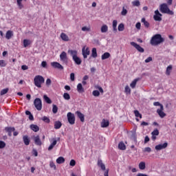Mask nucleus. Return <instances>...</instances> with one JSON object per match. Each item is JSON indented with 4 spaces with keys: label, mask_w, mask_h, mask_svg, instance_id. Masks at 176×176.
Wrapping results in <instances>:
<instances>
[{
    "label": "nucleus",
    "mask_w": 176,
    "mask_h": 176,
    "mask_svg": "<svg viewBox=\"0 0 176 176\" xmlns=\"http://www.w3.org/2000/svg\"><path fill=\"white\" fill-rule=\"evenodd\" d=\"M168 146V143L164 142V144H160L155 146L156 151H162V149H166Z\"/></svg>",
    "instance_id": "9d476101"
},
{
    "label": "nucleus",
    "mask_w": 176,
    "mask_h": 176,
    "mask_svg": "<svg viewBox=\"0 0 176 176\" xmlns=\"http://www.w3.org/2000/svg\"><path fill=\"white\" fill-rule=\"evenodd\" d=\"M134 113L136 118H140V119H142V115L140 113V111H138V110H135Z\"/></svg>",
    "instance_id": "58836bf2"
},
{
    "label": "nucleus",
    "mask_w": 176,
    "mask_h": 176,
    "mask_svg": "<svg viewBox=\"0 0 176 176\" xmlns=\"http://www.w3.org/2000/svg\"><path fill=\"white\" fill-rule=\"evenodd\" d=\"M92 94L94 97H99L100 96V91L94 90L92 91Z\"/></svg>",
    "instance_id": "37998d69"
},
{
    "label": "nucleus",
    "mask_w": 176,
    "mask_h": 176,
    "mask_svg": "<svg viewBox=\"0 0 176 176\" xmlns=\"http://www.w3.org/2000/svg\"><path fill=\"white\" fill-rule=\"evenodd\" d=\"M82 54L84 58H87V56L90 55V49H89V47L85 45L82 48Z\"/></svg>",
    "instance_id": "0eeeda50"
},
{
    "label": "nucleus",
    "mask_w": 176,
    "mask_h": 176,
    "mask_svg": "<svg viewBox=\"0 0 176 176\" xmlns=\"http://www.w3.org/2000/svg\"><path fill=\"white\" fill-rule=\"evenodd\" d=\"M76 164V162H75V160H71L69 162V166H72V167H74Z\"/></svg>",
    "instance_id": "4d7b16f0"
},
{
    "label": "nucleus",
    "mask_w": 176,
    "mask_h": 176,
    "mask_svg": "<svg viewBox=\"0 0 176 176\" xmlns=\"http://www.w3.org/2000/svg\"><path fill=\"white\" fill-rule=\"evenodd\" d=\"M60 60L63 62V64H68V56H67V52H62L60 54Z\"/></svg>",
    "instance_id": "39448f33"
},
{
    "label": "nucleus",
    "mask_w": 176,
    "mask_h": 176,
    "mask_svg": "<svg viewBox=\"0 0 176 176\" xmlns=\"http://www.w3.org/2000/svg\"><path fill=\"white\" fill-rule=\"evenodd\" d=\"M8 91H9V89H4L1 90V96H3V95L6 94V93H8Z\"/></svg>",
    "instance_id": "603ef678"
},
{
    "label": "nucleus",
    "mask_w": 176,
    "mask_h": 176,
    "mask_svg": "<svg viewBox=\"0 0 176 176\" xmlns=\"http://www.w3.org/2000/svg\"><path fill=\"white\" fill-rule=\"evenodd\" d=\"M98 166L99 167H100L101 170L104 171V170H105V164H104V163H102V160H98Z\"/></svg>",
    "instance_id": "b1692460"
},
{
    "label": "nucleus",
    "mask_w": 176,
    "mask_h": 176,
    "mask_svg": "<svg viewBox=\"0 0 176 176\" xmlns=\"http://www.w3.org/2000/svg\"><path fill=\"white\" fill-rule=\"evenodd\" d=\"M137 176H148V175H146V174H144V173H138V174L137 175Z\"/></svg>",
    "instance_id": "774afa93"
},
{
    "label": "nucleus",
    "mask_w": 176,
    "mask_h": 176,
    "mask_svg": "<svg viewBox=\"0 0 176 176\" xmlns=\"http://www.w3.org/2000/svg\"><path fill=\"white\" fill-rule=\"evenodd\" d=\"M34 105L37 111H42V100L40 98H36L34 100Z\"/></svg>",
    "instance_id": "20e7f679"
},
{
    "label": "nucleus",
    "mask_w": 176,
    "mask_h": 176,
    "mask_svg": "<svg viewBox=\"0 0 176 176\" xmlns=\"http://www.w3.org/2000/svg\"><path fill=\"white\" fill-rule=\"evenodd\" d=\"M160 10L161 13L170 14V16H173V14H174V12L173 10H170V8H168V6L167 5V3L161 4L160 6Z\"/></svg>",
    "instance_id": "f03ea898"
},
{
    "label": "nucleus",
    "mask_w": 176,
    "mask_h": 176,
    "mask_svg": "<svg viewBox=\"0 0 176 176\" xmlns=\"http://www.w3.org/2000/svg\"><path fill=\"white\" fill-rule=\"evenodd\" d=\"M45 84L47 86H50V85H52V80H50V78H47L46 80Z\"/></svg>",
    "instance_id": "13d9d810"
},
{
    "label": "nucleus",
    "mask_w": 176,
    "mask_h": 176,
    "mask_svg": "<svg viewBox=\"0 0 176 176\" xmlns=\"http://www.w3.org/2000/svg\"><path fill=\"white\" fill-rule=\"evenodd\" d=\"M32 154L34 155V156H38V151L36 149H33L32 150Z\"/></svg>",
    "instance_id": "69168bd1"
},
{
    "label": "nucleus",
    "mask_w": 176,
    "mask_h": 176,
    "mask_svg": "<svg viewBox=\"0 0 176 176\" xmlns=\"http://www.w3.org/2000/svg\"><path fill=\"white\" fill-rule=\"evenodd\" d=\"M51 67L56 69H60V71H63V69H64V67L58 62H52Z\"/></svg>",
    "instance_id": "1a4fd4ad"
},
{
    "label": "nucleus",
    "mask_w": 176,
    "mask_h": 176,
    "mask_svg": "<svg viewBox=\"0 0 176 176\" xmlns=\"http://www.w3.org/2000/svg\"><path fill=\"white\" fill-rule=\"evenodd\" d=\"M60 38L65 42H68L69 41V37H68V35H67L65 33H61Z\"/></svg>",
    "instance_id": "6ab92c4d"
},
{
    "label": "nucleus",
    "mask_w": 176,
    "mask_h": 176,
    "mask_svg": "<svg viewBox=\"0 0 176 176\" xmlns=\"http://www.w3.org/2000/svg\"><path fill=\"white\" fill-rule=\"evenodd\" d=\"M6 146V143L5 142L0 140V149H3Z\"/></svg>",
    "instance_id": "de8ad7c7"
},
{
    "label": "nucleus",
    "mask_w": 176,
    "mask_h": 176,
    "mask_svg": "<svg viewBox=\"0 0 176 176\" xmlns=\"http://www.w3.org/2000/svg\"><path fill=\"white\" fill-rule=\"evenodd\" d=\"M63 98L64 100H67L68 101L69 100H71V96H69V94L64 93Z\"/></svg>",
    "instance_id": "a19ab883"
},
{
    "label": "nucleus",
    "mask_w": 176,
    "mask_h": 176,
    "mask_svg": "<svg viewBox=\"0 0 176 176\" xmlns=\"http://www.w3.org/2000/svg\"><path fill=\"white\" fill-rule=\"evenodd\" d=\"M43 99L45 101V102H47V104H52V100H50V98L48 97L47 96L44 95Z\"/></svg>",
    "instance_id": "4c0bfd02"
},
{
    "label": "nucleus",
    "mask_w": 176,
    "mask_h": 176,
    "mask_svg": "<svg viewBox=\"0 0 176 176\" xmlns=\"http://www.w3.org/2000/svg\"><path fill=\"white\" fill-rule=\"evenodd\" d=\"M137 30H141V23L138 22L135 24Z\"/></svg>",
    "instance_id": "680f3d73"
},
{
    "label": "nucleus",
    "mask_w": 176,
    "mask_h": 176,
    "mask_svg": "<svg viewBox=\"0 0 176 176\" xmlns=\"http://www.w3.org/2000/svg\"><path fill=\"white\" fill-rule=\"evenodd\" d=\"M46 65H47V63H46V61H43L41 63V67H43V68H46Z\"/></svg>",
    "instance_id": "0e129e2a"
},
{
    "label": "nucleus",
    "mask_w": 176,
    "mask_h": 176,
    "mask_svg": "<svg viewBox=\"0 0 176 176\" xmlns=\"http://www.w3.org/2000/svg\"><path fill=\"white\" fill-rule=\"evenodd\" d=\"M131 46H133V47H135L138 51H139L140 53H144V48L140 47V45L137 44L135 42H131Z\"/></svg>",
    "instance_id": "9b49d317"
},
{
    "label": "nucleus",
    "mask_w": 176,
    "mask_h": 176,
    "mask_svg": "<svg viewBox=\"0 0 176 176\" xmlns=\"http://www.w3.org/2000/svg\"><path fill=\"white\" fill-rule=\"evenodd\" d=\"M118 149H120V151H125V149H126V144H124V142H120L118 144Z\"/></svg>",
    "instance_id": "a878e982"
},
{
    "label": "nucleus",
    "mask_w": 176,
    "mask_h": 176,
    "mask_svg": "<svg viewBox=\"0 0 176 176\" xmlns=\"http://www.w3.org/2000/svg\"><path fill=\"white\" fill-rule=\"evenodd\" d=\"M109 126V121L108 120H102L101 122V127L105 128Z\"/></svg>",
    "instance_id": "5701e85b"
},
{
    "label": "nucleus",
    "mask_w": 176,
    "mask_h": 176,
    "mask_svg": "<svg viewBox=\"0 0 176 176\" xmlns=\"http://www.w3.org/2000/svg\"><path fill=\"white\" fill-rule=\"evenodd\" d=\"M163 15L159 12V10H157L154 12L153 19L155 21H162V16Z\"/></svg>",
    "instance_id": "6e6552de"
},
{
    "label": "nucleus",
    "mask_w": 176,
    "mask_h": 176,
    "mask_svg": "<svg viewBox=\"0 0 176 176\" xmlns=\"http://www.w3.org/2000/svg\"><path fill=\"white\" fill-rule=\"evenodd\" d=\"M143 152H148L149 153L152 152V148H151V147H146L143 150Z\"/></svg>",
    "instance_id": "5fc2aeb1"
},
{
    "label": "nucleus",
    "mask_w": 176,
    "mask_h": 176,
    "mask_svg": "<svg viewBox=\"0 0 176 176\" xmlns=\"http://www.w3.org/2000/svg\"><path fill=\"white\" fill-rule=\"evenodd\" d=\"M70 80H72V82H74V80H75V74H70Z\"/></svg>",
    "instance_id": "bf43d9fd"
},
{
    "label": "nucleus",
    "mask_w": 176,
    "mask_h": 176,
    "mask_svg": "<svg viewBox=\"0 0 176 176\" xmlns=\"http://www.w3.org/2000/svg\"><path fill=\"white\" fill-rule=\"evenodd\" d=\"M144 61L146 63H151V61H152V57H151V56L148 57Z\"/></svg>",
    "instance_id": "e2e57ef3"
},
{
    "label": "nucleus",
    "mask_w": 176,
    "mask_h": 176,
    "mask_svg": "<svg viewBox=\"0 0 176 176\" xmlns=\"http://www.w3.org/2000/svg\"><path fill=\"white\" fill-rule=\"evenodd\" d=\"M58 111V107H57L56 104H53V107H52L53 113H57Z\"/></svg>",
    "instance_id": "c03bdc74"
},
{
    "label": "nucleus",
    "mask_w": 176,
    "mask_h": 176,
    "mask_svg": "<svg viewBox=\"0 0 176 176\" xmlns=\"http://www.w3.org/2000/svg\"><path fill=\"white\" fill-rule=\"evenodd\" d=\"M23 140L25 145H30V142L31 140H30V138H28V135H24L23 137Z\"/></svg>",
    "instance_id": "393cba45"
},
{
    "label": "nucleus",
    "mask_w": 176,
    "mask_h": 176,
    "mask_svg": "<svg viewBox=\"0 0 176 176\" xmlns=\"http://www.w3.org/2000/svg\"><path fill=\"white\" fill-rule=\"evenodd\" d=\"M6 131L8 133L9 137H12V133L14 131V127H6Z\"/></svg>",
    "instance_id": "412c9836"
},
{
    "label": "nucleus",
    "mask_w": 176,
    "mask_h": 176,
    "mask_svg": "<svg viewBox=\"0 0 176 176\" xmlns=\"http://www.w3.org/2000/svg\"><path fill=\"white\" fill-rule=\"evenodd\" d=\"M76 115L80 119V122L83 123L85 122V114L82 113L80 111H76Z\"/></svg>",
    "instance_id": "4468645a"
},
{
    "label": "nucleus",
    "mask_w": 176,
    "mask_h": 176,
    "mask_svg": "<svg viewBox=\"0 0 176 176\" xmlns=\"http://www.w3.org/2000/svg\"><path fill=\"white\" fill-rule=\"evenodd\" d=\"M163 42H164V38L159 34L154 35L151 39V44L153 46H157V45H160V43H163Z\"/></svg>",
    "instance_id": "f257e3e1"
},
{
    "label": "nucleus",
    "mask_w": 176,
    "mask_h": 176,
    "mask_svg": "<svg viewBox=\"0 0 176 176\" xmlns=\"http://www.w3.org/2000/svg\"><path fill=\"white\" fill-rule=\"evenodd\" d=\"M132 5L133 6H140L141 5V3H140V1L135 0V1H132Z\"/></svg>",
    "instance_id": "a18cd8bd"
},
{
    "label": "nucleus",
    "mask_w": 176,
    "mask_h": 176,
    "mask_svg": "<svg viewBox=\"0 0 176 176\" xmlns=\"http://www.w3.org/2000/svg\"><path fill=\"white\" fill-rule=\"evenodd\" d=\"M42 120L45 123H50V119L46 116L43 117Z\"/></svg>",
    "instance_id": "3c124183"
},
{
    "label": "nucleus",
    "mask_w": 176,
    "mask_h": 176,
    "mask_svg": "<svg viewBox=\"0 0 176 176\" xmlns=\"http://www.w3.org/2000/svg\"><path fill=\"white\" fill-rule=\"evenodd\" d=\"M30 129L35 133H36L37 131H39V126H38V125L36 124H31Z\"/></svg>",
    "instance_id": "c85d7f7f"
},
{
    "label": "nucleus",
    "mask_w": 176,
    "mask_h": 176,
    "mask_svg": "<svg viewBox=\"0 0 176 176\" xmlns=\"http://www.w3.org/2000/svg\"><path fill=\"white\" fill-rule=\"evenodd\" d=\"M73 60L77 65H80L82 64V59H80V58H79L78 56L73 58Z\"/></svg>",
    "instance_id": "aec40b11"
},
{
    "label": "nucleus",
    "mask_w": 176,
    "mask_h": 176,
    "mask_svg": "<svg viewBox=\"0 0 176 176\" xmlns=\"http://www.w3.org/2000/svg\"><path fill=\"white\" fill-rule=\"evenodd\" d=\"M95 89H97L98 90H99L100 93H101L102 94H104V89L100 86L96 85L95 87Z\"/></svg>",
    "instance_id": "8fccbe9b"
},
{
    "label": "nucleus",
    "mask_w": 176,
    "mask_h": 176,
    "mask_svg": "<svg viewBox=\"0 0 176 176\" xmlns=\"http://www.w3.org/2000/svg\"><path fill=\"white\" fill-rule=\"evenodd\" d=\"M50 167L51 168H54V170H56V164H54V162H53V161L50 162Z\"/></svg>",
    "instance_id": "09e8293b"
},
{
    "label": "nucleus",
    "mask_w": 176,
    "mask_h": 176,
    "mask_svg": "<svg viewBox=\"0 0 176 176\" xmlns=\"http://www.w3.org/2000/svg\"><path fill=\"white\" fill-rule=\"evenodd\" d=\"M81 31H82L83 32H90V31H91V26L90 25L83 26L81 28Z\"/></svg>",
    "instance_id": "f3484780"
},
{
    "label": "nucleus",
    "mask_w": 176,
    "mask_h": 176,
    "mask_svg": "<svg viewBox=\"0 0 176 176\" xmlns=\"http://www.w3.org/2000/svg\"><path fill=\"white\" fill-rule=\"evenodd\" d=\"M31 43H32V41H31V40H28V39L23 40V47H28V46H30V45H31Z\"/></svg>",
    "instance_id": "cd10ccee"
},
{
    "label": "nucleus",
    "mask_w": 176,
    "mask_h": 176,
    "mask_svg": "<svg viewBox=\"0 0 176 176\" xmlns=\"http://www.w3.org/2000/svg\"><path fill=\"white\" fill-rule=\"evenodd\" d=\"M110 57L111 54H109V52H105L102 55L101 58L102 60H107V58H109Z\"/></svg>",
    "instance_id": "2f4dec72"
},
{
    "label": "nucleus",
    "mask_w": 176,
    "mask_h": 176,
    "mask_svg": "<svg viewBox=\"0 0 176 176\" xmlns=\"http://www.w3.org/2000/svg\"><path fill=\"white\" fill-rule=\"evenodd\" d=\"M118 31L120 32L124 31V24L120 23L118 25Z\"/></svg>",
    "instance_id": "79ce46f5"
},
{
    "label": "nucleus",
    "mask_w": 176,
    "mask_h": 176,
    "mask_svg": "<svg viewBox=\"0 0 176 176\" xmlns=\"http://www.w3.org/2000/svg\"><path fill=\"white\" fill-rule=\"evenodd\" d=\"M77 91L78 93H85V88H83V85H82V83H78L77 85Z\"/></svg>",
    "instance_id": "a211bd4d"
},
{
    "label": "nucleus",
    "mask_w": 176,
    "mask_h": 176,
    "mask_svg": "<svg viewBox=\"0 0 176 176\" xmlns=\"http://www.w3.org/2000/svg\"><path fill=\"white\" fill-rule=\"evenodd\" d=\"M63 124H61V122L60 121H56L54 123V129H56V130H58V129H60L61 128V126Z\"/></svg>",
    "instance_id": "72a5a7b5"
},
{
    "label": "nucleus",
    "mask_w": 176,
    "mask_h": 176,
    "mask_svg": "<svg viewBox=\"0 0 176 176\" xmlns=\"http://www.w3.org/2000/svg\"><path fill=\"white\" fill-rule=\"evenodd\" d=\"M100 31L102 33L108 32V25H102L101 27Z\"/></svg>",
    "instance_id": "c9c22d12"
},
{
    "label": "nucleus",
    "mask_w": 176,
    "mask_h": 176,
    "mask_svg": "<svg viewBox=\"0 0 176 176\" xmlns=\"http://www.w3.org/2000/svg\"><path fill=\"white\" fill-rule=\"evenodd\" d=\"M164 111V107L163 105H161V108L157 109V113H158L159 116L162 118H164L166 116V113L163 112Z\"/></svg>",
    "instance_id": "ddd939ff"
},
{
    "label": "nucleus",
    "mask_w": 176,
    "mask_h": 176,
    "mask_svg": "<svg viewBox=\"0 0 176 176\" xmlns=\"http://www.w3.org/2000/svg\"><path fill=\"white\" fill-rule=\"evenodd\" d=\"M152 135H159V130L154 129V131L151 133Z\"/></svg>",
    "instance_id": "864d4df0"
},
{
    "label": "nucleus",
    "mask_w": 176,
    "mask_h": 176,
    "mask_svg": "<svg viewBox=\"0 0 176 176\" xmlns=\"http://www.w3.org/2000/svg\"><path fill=\"white\" fill-rule=\"evenodd\" d=\"M67 118L69 124H75V114L69 112L67 114Z\"/></svg>",
    "instance_id": "423d86ee"
},
{
    "label": "nucleus",
    "mask_w": 176,
    "mask_h": 176,
    "mask_svg": "<svg viewBox=\"0 0 176 176\" xmlns=\"http://www.w3.org/2000/svg\"><path fill=\"white\" fill-rule=\"evenodd\" d=\"M118 21L116 20H113V31H114L115 32H116V31H118Z\"/></svg>",
    "instance_id": "f704fd0d"
},
{
    "label": "nucleus",
    "mask_w": 176,
    "mask_h": 176,
    "mask_svg": "<svg viewBox=\"0 0 176 176\" xmlns=\"http://www.w3.org/2000/svg\"><path fill=\"white\" fill-rule=\"evenodd\" d=\"M145 162H141L140 164H139V168L140 170H145Z\"/></svg>",
    "instance_id": "ea45409f"
},
{
    "label": "nucleus",
    "mask_w": 176,
    "mask_h": 176,
    "mask_svg": "<svg viewBox=\"0 0 176 176\" xmlns=\"http://www.w3.org/2000/svg\"><path fill=\"white\" fill-rule=\"evenodd\" d=\"M124 93L126 94V96H129V94H131V89H130V87H129V85H126L125 87Z\"/></svg>",
    "instance_id": "473e14b6"
},
{
    "label": "nucleus",
    "mask_w": 176,
    "mask_h": 176,
    "mask_svg": "<svg viewBox=\"0 0 176 176\" xmlns=\"http://www.w3.org/2000/svg\"><path fill=\"white\" fill-rule=\"evenodd\" d=\"M140 78H135V80H133L130 84V87H131V89H135V86H137V82H138Z\"/></svg>",
    "instance_id": "4be33fe9"
},
{
    "label": "nucleus",
    "mask_w": 176,
    "mask_h": 176,
    "mask_svg": "<svg viewBox=\"0 0 176 176\" xmlns=\"http://www.w3.org/2000/svg\"><path fill=\"white\" fill-rule=\"evenodd\" d=\"M13 36V31L12 30H8L7 31L6 34V39H10Z\"/></svg>",
    "instance_id": "bb28decb"
},
{
    "label": "nucleus",
    "mask_w": 176,
    "mask_h": 176,
    "mask_svg": "<svg viewBox=\"0 0 176 176\" xmlns=\"http://www.w3.org/2000/svg\"><path fill=\"white\" fill-rule=\"evenodd\" d=\"M127 12H128L127 10L124 7H123L122 10L121 12V15L126 16L127 14Z\"/></svg>",
    "instance_id": "49530a36"
},
{
    "label": "nucleus",
    "mask_w": 176,
    "mask_h": 176,
    "mask_svg": "<svg viewBox=\"0 0 176 176\" xmlns=\"http://www.w3.org/2000/svg\"><path fill=\"white\" fill-rule=\"evenodd\" d=\"M6 65V61L4 60H0V67H5Z\"/></svg>",
    "instance_id": "6e6d98bb"
},
{
    "label": "nucleus",
    "mask_w": 176,
    "mask_h": 176,
    "mask_svg": "<svg viewBox=\"0 0 176 176\" xmlns=\"http://www.w3.org/2000/svg\"><path fill=\"white\" fill-rule=\"evenodd\" d=\"M34 142H35L36 145H38V146L42 145V142L41 141L39 136H36L34 138Z\"/></svg>",
    "instance_id": "7c9ffc66"
},
{
    "label": "nucleus",
    "mask_w": 176,
    "mask_h": 176,
    "mask_svg": "<svg viewBox=\"0 0 176 176\" xmlns=\"http://www.w3.org/2000/svg\"><path fill=\"white\" fill-rule=\"evenodd\" d=\"M21 69H23V71H25L27 69H28V66L24 65L21 66Z\"/></svg>",
    "instance_id": "338daca9"
},
{
    "label": "nucleus",
    "mask_w": 176,
    "mask_h": 176,
    "mask_svg": "<svg viewBox=\"0 0 176 176\" xmlns=\"http://www.w3.org/2000/svg\"><path fill=\"white\" fill-rule=\"evenodd\" d=\"M65 159L63 157H59L56 160V163L58 164H63V163H65Z\"/></svg>",
    "instance_id": "c756f323"
},
{
    "label": "nucleus",
    "mask_w": 176,
    "mask_h": 176,
    "mask_svg": "<svg viewBox=\"0 0 176 176\" xmlns=\"http://www.w3.org/2000/svg\"><path fill=\"white\" fill-rule=\"evenodd\" d=\"M97 56V49L93 48L91 50V57H93L94 58H96Z\"/></svg>",
    "instance_id": "e433bc0d"
},
{
    "label": "nucleus",
    "mask_w": 176,
    "mask_h": 176,
    "mask_svg": "<svg viewBox=\"0 0 176 176\" xmlns=\"http://www.w3.org/2000/svg\"><path fill=\"white\" fill-rule=\"evenodd\" d=\"M173 72V65H169L167 67H166V75H167L168 76H170V75H171V72Z\"/></svg>",
    "instance_id": "dca6fc26"
},
{
    "label": "nucleus",
    "mask_w": 176,
    "mask_h": 176,
    "mask_svg": "<svg viewBox=\"0 0 176 176\" xmlns=\"http://www.w3.org/2000/svg\"><path fill=\"white\" fill-rule=\"evenodd\" d=\"M153 105H154V107H160V108H162V105H163V104H160V102H155L153 103Z\"/></svg>",
    "instance_id": "052dcab7"
},
{
    "label": "nucleus",
    "mask_w": 176,
    "mask_h": 176,
    "mask_svg": "<svg viewBox=\"0 0 176 176\" xmlns=\"http://www.w3.org/2000/svg\"><path fill=\"white\" fill-rule=\"evenodd\" d=\"M67 53L72 56V58L78 56V51L76 50H69Z\"/></svg>",
    "instance_id": "2eb2a0df"
},
{
    "label": "nucleus",
    "mask_w": 176,
    "mask_h": 176,
    "mask_svg": "<svg viewBox=\"0 0 176 176\" xmlns=\"http://www.w3.org/2000/svg\"><path fill=\"white\" fill-rule=\"evenodd\" d=\"M50 142H51V144L48 147V151H52V149H53V148H54V146L57 145V140H56L55 138H52L50 140Z\"/></svg>",
    "instance_id": "f8f14e48"
},
{
    "label": "nucleus",
    "mask_w": 176,
    "mask_h": 176,
    "mask_svg": "<svg viewBox=\"0 0 176 176\" xmlns=\"http://www.w3.org/2000/svg\"><path fill=\"white\" fill-rule=\"evenodd\" d=\"M34 85L36 87L41 88L42 87L43 83H45V78L43 76L37 75L34 78Z\"/></svg>",
    "instance_id": "7ed1b4c3"
}]
</instances>
